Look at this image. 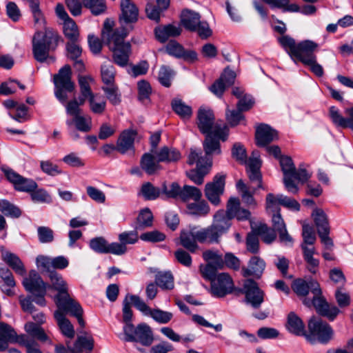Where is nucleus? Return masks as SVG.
<instances>
[{
    "label": "nucleus",
    "instance_id": "obj_1",
    "mask_svg": "<svg viewBox=\"0 0 353 353\" xmlns=\"http://www.w3.org/2000/svg\"><path fill=\"white\" fill-rule=\"evenodd\" d=\"M114 21L106 19L102 30V39L107 43L113 53V59L115 63L123 67L128 64L131 52V46L124 39L132 29L131 25L126 27H120L113 29Z\"/></svg>",
    "mask_w": 353,
    "mask_h": 353
},
{
    "label": "nucleus",
    "instance_id": "obj_2",
    "mask_svg": "<svg viewBox=\"0 0 353 353\" xmlns=\"http://www.w3.org/2000/svg\"><path fill=\"white\" fill-rule=\"evenodd\" d=\"M54 96L65 108L66 114L73 118L81 114L80 106L85 103L83 97L73 98L68 101V94L75 90L74 82L71 79V70L68 65L61 68L54 76Z\"/></svg>",
    "mask_w": 353,
    "mask_h": 353
},
{
    "label": "nucleus",
    "instance_id": "obj_3",
    "mask_svg": "<svg viewBox=\"0 0 353 353\" xmlns=\"http://www.w3.org/2000/svg\"><path fill=\"white\" fill-rule=\"evenodd\" d=\"M292 288L298 296L303 297L307 296L309 292H311L313 294L312 300L305 299L303 304L307 307L313 305L316 312L321 315L332 321L339 314V309L335 305H329L321 296V290L316 281L311 280L307 282L303 279H298L294 282Z\"/></svg>",
    "mask_w": 353,
    "mask_h": 353
},
{
    "label": "nucleus",
    "instance_id": "obj_4",
    "mask_svg": "<svg viewBox=\"0 0 353 353\" xmlns=\"http://www.w3.org/2000/svg\"><path fill=\"white\" fill-rule=\"evenodd\" d=\"M60 37L52 28H45V31H37L32 39V52L34 57L39 62H44L48 59L52 62L54 58L50 56L51 51L57 48Z\"/></svg>",
    "mask_w": 353,
    "mask_h": 353
},
{
    "label": "nucleus",
    "instance_id": "obj_5",
    "mask_svg": "<svg viewBox=\"0 0 353 353\" xmlns=\"http://www.w3.org/2000/svg\"><path fill=\"white\" fill-rule=\"evenodd\" d=\"M34 339L29 334L17 336L10 325L0 322V351L6 350L9 343L17 342L26 348L27 353H43Z\"/></svg>",
    "mask_w": 353,
    "mask_h": 353
},
{
    "label": "nucleus",
    "instance_id": "obj_6",
    "mask_svg": "<svg viewBox=\"0 0 353 353\" xmlns=\"http://www.w3.org/2000/svg\"><path fill=\"white\" fill-rule=\"evenodd\" d=\"M181 22L186 30L197 32L202 39H207L212 35V32L208 23L201 21V16L198 12L189 10L183 11Z\"/></svg>",
    "mask_w": 353,
    "mask_h": 353
},
{
    "label": "nucleus",
    "instance_id": "obj_7",
    "mask_svg": "<svg viewBox=\"0 0 353 353\" xmlns=\"http://www.w3.org/2000/svg\"><path fill=\"white\" fill-rule=\"evenodd\" d=\"M309 334H305L307 341L314 343L318 340L321 343H327L334 334L331 326L321 320L312 317L308 323Z\"/></svg>",
    "mask_w": 353,
    "mask_h": 353
},
{
    "label": "nucleus",
    "instance_id": "obj_8",
    "mask_svg": "<svg viewBox=\"0 0 353 353\" xmlns=\"http://www.w3.org/2000/svg\"><path fill=\"white\" fill-rule=\"evenodd\" d=\"M228 136V128L226 125L223 127L215 126L212 133L206 134L203 142V150L205 157L218 155L221 152L219 140L225 141Z\"/></svg>",
    "mask_w": 353,
    "mask_h": 353
},
{
    "label": "nucleus",
    "instance_id": "obj_9",
    "mask_svg": "<svg viewBox=\"0 0 353 353\" xmlns=\"http://www.w3.org/2000/svg\"><path fill=\"white\" fill-rule=\"evenodd\" d=\"M225 175L219 173L216 174L212 181L205 184L204 193L206 199L214 206H219L221 203V196L225 190Z\"/></svg>",
    "mask_w": 353,
    "mask_h": 353
},
{
    "label": "nucleus",
    "instance_id": "obj_10",
    "mask_svg": "<svg viewBox=\"0 0 353 353\" xmlns=\"http://www.w3.org/2000/svg\"><path fill=\"white\" fill-rule=\"evenodd\" d=\"M241 292L245 294V302L254 309L261 307L264 301L265 293L252 279L244 281Z\"/></svg>",
    "mask_w": 353,
    "mask_h": 353
},
{
    "label": "nucleus",
    "instance_id": "obj_11",
    "mask_svg": "<svg viewBox=\"0 0 353 353\" xmlns=\"http://www.w3.org/2000/svg\"><path fill=\"white\" fill-rule=\"evenodd\" d=\"M34 310L32 314V318L35 321V323L28 322L25 324L24 328L26 332L32 337L35 338L41 342H47L49 344H52V341L45 332L44 330L40 326L41 324L43 323L46 321V317L42 312H35Z\"/></svg>",
    "mask_w": 353,
    "mask_h": 353
},
{
    "label": "nucleus",
    "instance_id": "obj_12",
    "mask_svg": "<svg viewBox=\"0 0 353 353\" xmlns=\"http://www.w3.org/2000/svg\"><path fill=\"white\" fill-rule=\"evenodd\" d=\"M232 279L228 273H220L211 282V292L219 298L225 296L234 291Z\"/></svg>",
    "mask_w": 353,
    "mask_h": 353
},
{
    "label": "nucleus",
    "instance_id": "obj_13",
    "mask_svg": "<svg viewBox=\"0 0 353 353\" xmlns=\"http://www.w3.org/2000/svg\"><path fill=\"white\" fill-rule=\"evenodd\" d=\"M52 287L58 292L57 295L54 297V301L58 307V303L65 304L70 301H74L68 292V287L66 282L62 276L55 271H52L49 274Z\"/></svg>",
    "mask_w": 353,
    "mask_h": 353
},
{
    "label": "nucleus",
    "instance_id": "obj_14",
    "mask_svg": "<svg viewBox=\"0 0 353 353\" xmlns=\"http://www.w3.org/2000/svg\"><path fill=\"white\" fill-rule=\"evenodd\" d=\"M4 174L7 179L14 185L17 190L31 192L37 188V184L34 181L24 178L11 169L4 170Z\"/></svg>",
    "mask_w": 353,
    "mask_h": 353
},
{
    "label": "nucleus",
    "instance_id": "obj_15",
    "mask_svg": "<svg viewBox=\"0 0 353 353\" xmlns=\"http://www.w3.org/2000/svg\"><path fill=\"white\" fill-rule=\"evenodd\" d=\"M317 48L318 44L312 41H303L298 43V47L292 59L294 62L298 60L303 64L314 61L316 58L314 52Z\"/></svg>",
    "mask_w": 353,
    "mask_h": 353
},
{
    "label": "nucleus",
    "instance_id": "obj_16",
    "mask_svg": "<svg viewBox=\"0 0 353 353\" xmlns=\"http://www.w3.org/2000/svg\"><path fill=\"white\" fill-rule=\"evenodd\" d=\"M198 128L205 134H211L216 125L221 127L217 123L214 125V117L212 111L207 108L201 107L197 114Z\"/></svg>",
    "mask_w": 353,
    "mask_h": 353
},
{
    "label": "nucleus",
    "instance_id": "obj_17",
    "mask_svg": "<svg viewBox=\"0 0 353 353\" xmlns=\"http://www.w3.org/2000/svg\"><path fill=\"white\" fill-rule=\"evenodd\" d=\"M272 214L273 230L278 232L279 241L285 246H292L294 240L288 233L285 223L280 212Z\"/></svg>",
    "mask_w": 353,
    "mask_h": 353
},
{
    "label": "nucleus",
    "instance_id": "obj_18",
    "mask_svg": "<svg viewBox=\"0 0 353 353\" xmlns=\"http://www.w3.org/2000/svg\"><path fill=\"white\" fill-rule=\"evenodd\" d=\"M121 14L120 16L121 27L124 24L134 23L137 21L139 9L132 0H121L120 3Z\"/></svg>",
    "mask_w": 353,
    "mask_h": 353
},
{
    "label": "nucleus",
    "instance_id": "obj_19",
    "mask_svg": "<svg viewBox=\"0 0 353 353\" xmlns=\"http://www.w3.org/2000/svg\"><path fill=\"white\" fill-rule=\"evenodd\" d=\"M23 285L32 294H46V285L35 270H31L28 277L23 279Z\"/></svg>",
    "mask_w": 353,
    "mask_h": 353
},
{
    "label": "nucleus",
    "instance_id": "obj_20",
    "mask_svg": "<svg viewBox=\"0 0 353 353\" xmlns=\"http://www.w3.org/2000/svg\"><path fill=\"white\" fill-rule=\"evenodd\" d=\"M236 74L234 71L226 68L221 77L210 87V90L217 97H221L225 88L234 84Z\"/></svg>",
    "mask_w": 353,
    "mask_h": 353
},
{
    "label": "nucleus",
    "instance_id": "obj_21",
    "mask_svg": "<svg viewBox=\"0 0 353 353\" xmlns=\"http://www.w3.org/2000/svg\"><path fill=\"white\" fill-rule=\"evenodd\" d=\"M90 248L97 253L101 254H117L121 252V246L117 243L109 244L103 237H95L92 239L89 243Z\"/></svg>",
    "mask_w": 353,
    "mask_h": 353
},
{
    "label": "nucleus",
    "instance_id": "obj_22",
    "mask_svg": "<svg viewBox=\"0 0 353 353\" xmlns=\"http://www.w3.org/2000/svg\"><path fill=\"white\" fill-rule=\"evenodd\" d=\"M278 139L276 130L266 124L259 125L256 130L255 139L259 147H265L272 141Z\"/></svg>",
    "mask_w": 353,
    "mask_h": 353
},
{
    "label": "nucleus",
    "instance_id": "obj_23",
    "mask_svg": "<svg viewBox=\"0 0 353 353\" xmlns=\"http://www.w3.org/2000/svg\"><path fill=\"white\" fill-rule=\"evenodd\" d=\"M137 136V132L134 130H128L123 131L119 137L117 141V151L121 154H126L131 152H134V142Z\"/></svg>",
    "mask_w": 353,
    "mask_h": 353
},
{
    "label": "nucleus",
    "instance_id": "obj_24",
    "mask_svg": "<svg viewBox=\"0 0 353 353\" xmlns=\"http://www.w3.org/2000/svg\"><path fill=\"white\" fill-rule=\"evenodd\" d=\"M225 212L230 219L236 218L240 221L248 219L250 216L248 210L241 208L240 200L236 197L229 199Z\"/></svg>",
    "mask_w": 353,
    "mask_h": 353
},
{
    "label": "nucleus",
    "instance_id": "obj_25",
    "mask_svg": "<svg viewBox=\"0 0 353 353\" xmlns=\"http://www.w3.org/2000/svg\"><path fill=\"white\" fill-rule=\"evenodd\" d=\"M165 50L170 55L182 58L185 61H194L197 59V54L193 50H185L183 47L175 41H170L166 46Z\"/></svg>",
    "mask_w": 353,
    "mask_h": 353
},
{
    "label": "nucleus",
    "instance_id": "obj_26",
    "mask_svg": "<svg viewBox=\"0 0 353 353\" xmlns=\"http://www.w3.org/2000/svg\"><path fill=\"white\" fill-rule=\"evenodd\" d=\"M181 28L179 25L168 24L159 26L154 29L157 39L162 43L165 42L170 37H175L181 34Z\"/></svg>",
    "mask_w": 353,
    "mask_h": 353
},
{
    "label": "nucleus",
    "instance_id": "obj_27",
    "mask_svg": "<svg viewBox=\"0 0 353 353\" xmlns=\"http://www.w3.org/2000/svg\"><path fill=\"white\" fill-rule=\"evenodd\" d=\"M65 312L63 310L58 308L54 314L61 333L66 337L72 339L74 336V330L70 321L65 318Z\"/></svg>",
    "mask_w": 353,
    "mask_h": 353
},
{
    "label": "nucleus",
    "instance_id": "obj_28",
    "mask_svg": "<svg viewBox=\"0 0 353 353\" xmlns=\"http://www.w3.org/2000/svg\"><path fill=\"white\" fill-rule=\"evenodd\" d=\"M1 256L3 261L8 265L19 275H26V270L23 262L19 257L14 253L1 250Z\"/></svg>",
    "mask_w": 353,
    "mask_h": 353
},
{
    "label": "nucleus",
    "instance_id": "obj_29",
    "mask_svg": "<svg viewBox=\"0 0 353 353\" xmlns=\"http://www.w3.org/2000/svg\"><path fill=\"white\" fill-rule=\"evenodd\" d=\"M231 219L223 210H218L214 215L212 225L221 236L230 228Z\"/></svg>",
    "mask_w": 353,
    "mask_h": 353
},
{
    "label": "nucleus",
    "instance_id": "obj_30",
    "mask_svg": "<svg viewBox=\"0 0 353 353\" xmlns=\"http://www.w3.org/2000/svg\"><path fill=\"white\" fill-rule=\"evenodd\" d=\"M195 236L198 242L209 244L219 243L220 238L221 237L212 225L196 230Z\"/></svg>",
    "mask_w": 353,
    "mask_h": 353
},
{
    "label": "nucleus",
    "instance_id": "obj_31",
    "mask_svg": "<svg viewBox=\"0 0 353 353\" xmlns=\"http://www.w3.org/2000/svg\"><path fill=\"white\" fill-rule=\"evenodd\" d=\"M287 330L296 336H305L306 334L305 325L301 319L294 312L288 314L286 323Z\"/></svg>",
    "mask_w": 353,
    "mask_h": 353
},
{
    "label": "nucleus",
    "instance_id": "obj_32",
    "mask_svg": "<svg viewBox=\"0 0 353 353\" xmlns=\"http://www.w3.org/2000/svg\"><path fill=\"white\" fill-rule=\"evenodd\" d=\"M265 268V263L263 259L257 256H254L249 261L248 268L243 269V274L244 276L253 275L260 277Z\"/></svg>",
    "mask_w": 353,
    "mask_h": 353
},
{
    "label": "nucleus",
    "instance_id": "obj_33",
    "mask_svg": "<svg viewBox=\"0 0 353 353\" xmlns=\"http://www.w3.org/2000/svg\"><path fill=\"white\" fill-rule=\"evenodd\" d=\"M158 162L174 163L181 158L180 152L174 148L163 147L156 153Z\"/></svg>",
    "mask_w": 353,
    "mask_h": 353
},
{
    "label": "nucleus",
    "instance_id": "obj_34",
    "mask_svg": "<svg viewBox=\"0 0 353 353\" xmlns=\"http://www.w3.org/2000/svg\"><path fill=\"white\" fill-rule=\"evenodd\" d=\"M302 251L307 270L313 274H316L319 268V260L314 256L315 248H304Z\"/></svg>",
    "mask_w": 353,
    "mask_h": 353
},
{
    "label": "nucleus",
    "instance_id": "obj_35",
    "mask_svg": "<svg viewBox=\"0 0 353 353\" xmlns=\"http://www.w3.org/2000/svg\"><path fill=\"white\" fill-rule=\"evenodd\" d=\"M187 163L190 165L196 164L198 169H201L202 167L210 168L212 166V160L210 159L207 157H202L200 150L198 151L193 148L190 149Z\"/></svg>",
    "mask_w": 353,
    "mask_h": 353
},
{
    "label": "nucleus",
    "instance_id": "obj_36",
    "mask_svg": "<svg viewBox=\"0 0 353 353\" xmlns=\"http://www.w3.org/2000/svg\"><path fill=\"white\" fill-rule=\"evenodd\" d=\"M196 231L194 228L189 232H181L180 235L181 245L191 252H195L199 249L198 241L195 236Z\"/></svg>",
    "mask_w": 353,
    "mask_h": 353
},
{
    "label": "nucleus",
    "instance_id": "obj_37",
    "mask_svg": "<svg viewBox=\"0 0 353 353\" xmlns=\"http://www.w3.org/2000/svg\"><path fill=\"white\" fill-rule=\"evenodd\" d=\"M67 128L75 127L77 130L87 132L91 130L92 123L90 118H85L81 114L73 118H68L65 121Z\"/></svg>",
    "mask_w": 353,
    "mask_h": 353
},
{
    "label": "nucleus",
    "instance_id": "obj_38",
    "mask_svg": "<svg viewBox=\"0 0 353 353\" xmlns=\"http://www.w3.org/2000/svg\"><path fill=\"white\" fill-rule=\"evenodd\" d=\"M58 308L63 310L65 313H69L71 315L75 316L78 319L79 323L81 326H84V321L82 319L83 309L80 304L75 300L70 301L65 304L58 303Z\"/></svg>",
    "mask_w": 353,
    "mask_h": 353
},
{
    "label": "nucleus",
    "instance_id": "obj_39",
    "mask_svg": "<svg viewBox=\"0 0 353 353\" xmlns=\"http://www.w3.org/2000/svg\"><path fill=\"white\" fill-rule=\"evenodd\" d=\"M119 243L114 242L121 246V252L115 254V255H122L127 252L126 245L135 244L139 241V236L137 231L123 232L119 234Z\"/></svg>",
    "mask_w": 353,
    "mask_h": 353
},
{
    "label": "nucleus",
    "instance_id": "obj_40",
    "mask_svg": "<svg viewBox=\"0 0 353 353\" xmlns=\"http://www.w3.org/2000/svg\"><path fill=\"white\" fill-rule=\"evenodd\" d=\"M136 341H139L145 346H150L152 343V332L148 325L143 323L137 327Z\"/></svg>",
    "mask_w": 353,
    "mask_h": 353
},
{
    "label": "nucleus",
    "instance_id": "obj_41",
    "mask_svg": "<svg viewBox=\"0 0 353 353\" xmlns=\"http://www.w3.org/2000/svg\"><path fill=\"white\" fill-rule=\"evenodd\" d=\"M158 160L156 161L154 156L150 153L144 154L141 159V167L148 174H154L160 169Z\"/></svg>",
    "mask_w": 353,
    "mask_h": 353
},
{
    "label": "nucleus",
    "instance_id": "obj_42",
    "mask_svg": "<svg viewBox=\"0 0 353 353\" xmlns=\"http://www.w3.org/2000/svg\"><path fill=\"white\" fill-rule=\"evenodd\" d=\"M236 187L237 190L241 193L242 199L245 203L250 206H256V203L253 196L255 192V189H252V191L243 181L240 179L236 182Z\"/></svg>",
    "mask_w": 353,
    "mask_h": 353
},
{
    "label": "nucleus",
    "instance_id": "obj_43",
    "mask_svg": "<svg viewBox=\"0 0 353 353\" xmlns=\"http://www.w3.org/2000/svg\"><path fill=\"white\" fill-rule=\"evenodd\" d=\"M312 216L317 228L318 233L330 230L327 216L323 210L320 208L314 209Z\"/></svg>",
    "mask_w": 353,
    "mask_h": 353
},
{
    "label": "nucleus",
    "instance_id": "obj_44",
    "mask_svg": "<svg viewBox=\"0 0 353 353\" xmlns=\"http://www.w3.org/2000/svg\"><path fill=\"white\" fill-rule=\"evenodd\" d=\"M139 195L143 196L145 200L152 201L161 195V188L155 187L150 182H146L141 185Z\"/></svg>",
    "mask_w": 353,
    "mask_h": 353
},
{
    "label": "nucleus",
    "instance_id": "obj_45",
    "mask_svg": "<svg viewBox=\"0 0 353 353\" xmlns=\"http://www.w3.org/2000/svg\"><path fill=\"white\" fill-rule=\"evenodd\" d=\"M172 108L173 111L183 120L189 119L192 114V108L181 99H174L172 102Z\"/></svg>",
    "mask_w": 353,
    "mask_h": 353
},
{
    "label": "nucleus",
    "instance_id": "obj_46",
    "mask_svg": "<svg viewBox=\"0 0 353 353\" xmlns=\"http://www.w3.org/2000/svg\"><path fill=\"white\" fill-rule=\"evenodd\" d=\"M156 284L162 290L174 288V278L170 272H159L155 275Z\"/></svg>",
    "mask_w": 353,
    "mask_h": 353
},
{
    "label": "nucleus",
    "instance_id": "obj_47",
    "mask_svg": "<svg viewBox=\"0 0 353 353\" xmlns=\"http://www.w3.org/2000/svg\"><path fill=\"white\" fill-rule=\"evenodd\" d=\"M201 197L202 192L196 187L185 185L181 188L180 199L183 201H188L190 200L199 201L201 200Z\"/></svg>",
    "mask_w": 353,
    "mask_h": 353
},
{
    "label": "nucleus",
    "instance_id": "obj_48",
    "mask_svg": "<svg viewBox=\"0 0 353 353\" xmlns=\"http://www.w3.org/2000/svg\"><path fill=\"white\" fill-rule=\"evenodd\" d=\"M271 8L282 9L283 12H298L299 6L296 3H290V0H262Z\"/></svg>",
    "mask_w": 353,
    "mask_h": 353
},
{
    "label": "nucleus",
    "instance_id": "obj_49",
    "mask_svg": "<svg viewBox=\"0 0 353 353\" xmlns=\"http://www.w3.org/2000/svg\"><path fill=\"white\" fill-rule=\"evenodd\" d=\"M256 234L261 236L262 241L266 244H270L276 239L275 231L268 227L265 224H260L254 228Z\"/></svg>",
    "mask_w": 353,
    "mask_h": 353
},
{
    "label": "nucleus",
    "instance_id": "obj_50",
    "mask_svg": "<svg viewBox=\"0 0 353 353\" xmlns=\"http://www.w3.org/2000/svg\"><path fill=\"white\" fill-rule=\"evenodd\" d=\"M161 195L169 199H180L181 187L176 182L167 184L163 183L161 188Z\"/></svg>",
    "mask_w": 353,
    "mask_h": 353
},
{
    "label": "nucleus",
    "instance_id": "obj_51",
    "mask_svg": "<svg viewBox=\"0 0 353 353\" xmlns=\"http://www.w3.org/2000/svg\"><path fill=\"white\" fill-rule=\"evenodd\" d=\"M202 256L203 259L212 265L216 266L219 269L224 267V261L222 254L216 250H208L203 252Z\"/></svg>",
    "mask_w": 353,
    "mask_h": 353
},
{
    "label": "nucleus",
    "instance_id": "obj_52",
    "mask_svg": "<svg viewBox=\"0 0 353 353\" xmlns=\"http://www.w3.org/2000/svg\"><path fill=\"white\" fill-rule=\"evenodd\" d=\"M302 236L301 250H303L304 248H314L313 245L316 241V234L312 227L307 224H303Z\"/></svg>",
    "mask_w": 353,
    "mask_h": 353
},
{
    "label": "nucleus",
    "instance_id": "obj_53",
    "mask_svg": "<svg viewBox=\"0 0 353 353\" xmlns=\"http://www.w3.org/2000/svg\"><path fill=\"white\" fill-rule=\"evenodd\" d=\"M187 208L190 214L197 216H205L210 210L209 205L204 200L189 203Z\"/></svg>",
    "mask_w": 353,
    "mask_h": 353
},
{
    "label": "nucleus",
    "instance_id": "obj_54",
    "mask_svg": "<svg viewBox=\"0 0 353 353\" xmlns=\"http://www.w3.org/2000/svg\"><path fill=\"white\" fill-rule=\"evenodd\" d=\"M102 90L105 94L106 98L112 105H116L120 103L121 95L115 84L104 85L102 87Z\"/></svg>",
    "mask_w": 353,
    "mask_h": 353
},
{
    "label": "nucleus",
    "instance_id": "obj_55",
    "mask_svg": "<svg viewBox=\"0 0 353 353\" xmlns=\"http://www.w3.org/2000/svg\"><path fill=\"white\" fill-rule=\"evenodd\" d=\"M94 79L90 76H79V84L80 87L81 96L85 101L94 95L90 88V83Z\"/></svg>",
    "mask_w": 353,
    "mask_h": 353
},
{
    "label": "nucleus",
    "instance_id": "obj_56",
    "mask_svg": "<svg viewBox=\"0 0 353 353\" xmlns=\"http://www.w3.org/2000/svg\"><path fill=\"white\" fill-rule=\"evenodd\" d=\"M83 6L88 8L94 15H99L105 12L106 5L105 0H82Z\"/></svg>",
    "mask_w": 353,
    "mask_h": 353
},
{
    "label": "nucleus",
    "instance_id": "obj_57",
    "mask_svg": "<svg viewBox=\"0 0 353 353\" xmlns=\"http://www.w3.org/2000/svg\"><path fill=\"white\" fill-rule=\"evenodd\" d=\"M94 346V340L90 336H79L71 351L72 353H81L82 349L88 350H92Z\"/></svg>",
    "mask_w": 353,
    "mask_h": 353
},
{
    "label": "nucleus",
    "instance_id": "obj_58",
    "mask_svg": "<svg viewBox=\"0 0 353 353\" xmlns=\"http://www.w3.org/2000/svg\"><path fill=\"white\" fill-rule=\"evenodd\" d=\"M115 69L110 63H104L101 68V79L105 85L114 84Z\"/></svg>",
    "mask_w": 353,
    "mask_h": 353
},
{
    "label": "nucleus",
    "instance_id": "obj_59",
    "mask_svg": "<svg viewBox=\"0 0 353 353\" xmlns=\"http://www.w3.org/2000/svg\"><path fill=\"white\" fill-rule=\"evenodd\" d=\"M63 33L71 41H77L79 33L74 20L70 19L63 23Z\"/></svg>",
    "mask_w": 353,
    "mask_h": 353
},
{
    "label": "nucleus",
    "instance_id": "obj_60",
    "mask_svg": "<svg viewBox=\"0 0 353 353\" xmlns=\"http://www.w3.org/2000/svg\"><path fill=\"white\" fill-rule=\"evenodd\" d=\"M127 299L130 302L134 305V306L144 315L150 316L152 309L145 303L139 296L128 294L126 295Z\"/></svg>",
    "mask_w": 353,
    "mask_h": 353
},
{
    "label": "nucleus",
    "instance_id": "obj_61",
    "mask_svg": "<svg viewBox=\"0 0 353 353\" xmlns=\"http://www.w3.org/2000/svg\"><path fill=\"white\" fill-rule=\"evenodd\" d=\"M266 210L269 214L280 212V194L269 193L265 199Z\"/></svg>",
    "mask_w": 353,
    "mask_h": 353
},
{
    "label": "nucleus",
    "instance_id": "obj_62",
    "mask_svg": "<svg viewBox=\"0 0 353 353\" xmlns=\"http://www.w3.org/2000/svg\"><path fill=\"white\" fill-rule=\"evenodd\" d=\"M0 211L6 216L15 218L19 217L21 214L19 208L5 199L0 201Z\"/></svg>",
    "mask_w": 353,
    "mask_h": 353
},
{
    "label": "nucleus",
    "instance_id": "obj_63",
    "mask_svg": "<svg viewBox=\"0 0 353 353\" xmlns=\"http://www.w3.org/2000/svg\"><path fill=\"white\" fill-rule=\"evenodd\" d=\"M329 116L332 123L341 128H347V117L345 118L335 106H332L329 110Z\"/></svg>",
    "mask_w": 353,
    "mask_h": 353
},
{
    "label": "nucleus",
    "instance_id": "obj_64",
    "mask_svg": "<svg viewBox=\"0 0 353 353\" xmlns=\"http://www.w3.org/2000/svg\"><path fill=\"white\" fill-rule=\"evenodd\" d=\"M279 41L290 57L294 59V55L298 47V44L296 43L294 39L288 35H284L280 37Z\"/></svg>",
    "mask_w": 353,
    "mask_h": 353
}]
</instances>
